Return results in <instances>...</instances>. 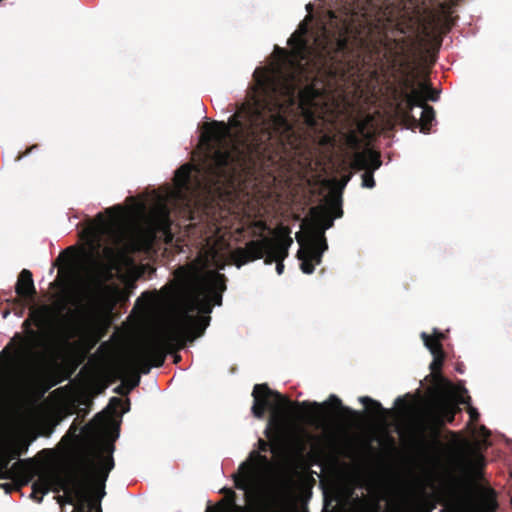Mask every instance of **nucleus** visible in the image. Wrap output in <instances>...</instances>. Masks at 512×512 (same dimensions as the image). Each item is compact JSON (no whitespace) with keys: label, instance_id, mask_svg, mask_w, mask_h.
Returning <instances> with one entry per match:
<instances>
[{"label":"nucleus","instance_id":"f704fd0d","mask_svg":"<svg viewBox=\"0 0 512 512\" xmlns=\"http://www.w3.org/2000/svg\"><path fill=\"white\" fill-rule=\"evenodd\" d=\"M309 92H314L313 88L309 87L305 90H300L299 91V97H300V102H301V107L302 109L304 110V105H306V99H305V94L306 93H309ZM310 100H307V102H309Z\"/></svg>","mask_w":512,"mask_h":512},{"label":"nucleus","instance_id":"864d4df0","mask_svg":"<svg viewBox=\"0 0 512 512\" xmlns=\"http://www.w3.org/2000/svg\"><path fill=\"white\" fill-rule=\"evenodd\" d=\"M255 455L259 458L260 461L262 462H267V457L264 456V455H261V454H258V453H255Z\"/></svg>","mask_w":512,"mask_h":512},{"label":"nucleus","instance_id":"412c9836","mask_svg":"<svg viewBox=\"0 0 512 512\" xmlns=\"http://www.w3.org/2000/svg\"><path fill=\"white\" fill-rule=\"evenodd\" d=\"M422 108L420 118H416V125H410L405 121H401V123L408 129H416L420 128V131L424 134L429 133L433 122L435 121V110L430 105L419 106Z\"/></svg>","mask_w":512,"mask_h":512},{"label":"nucleus","instance_id":"a878e982","mask_svg":"<svg viewBox=\"0 0 512 512\" xmlns=\"http://www.w3.org/2000/svg\"><path fill=\"white\" fill-rule=\"evenodd\" d=\"M283 424L282 421L276 417H271L265 430V436L272 442L277 443L280 440Z\"/></svg>","mask_w":512,"mask_h":512},{"label":"nucleus","instance_id":"5fc2aeb1","mask_svg":"<svg viewBox=\"0 0 512 512\" xmlns=\"http://www.w3.org/2000/svg\"><path fill=\"white\" fill-rule=\"evenodd\" d=\"M396 404H404V405H406V403L404 402V400L401 397H398L396 399Z\"/></svg>","mask_w":512,"mask_h":512},{"label":"nucleus","instance_id":"a18cd8bd","mask_svg":"<svg viewBox=\"0 0 512 512\" xmlns=\"http://www.w3.org/2000/svg\"><path fill=\"white\" fill-rule=\"evenodd\" d=\"M0 479H12L11 473L8 469L6 470H0Z\"/></svg>","mask_w":512,"mask_h":512},{"label":"nucleus","instance_id":"1a4fd4ad","mask_svg":"<svg viewBox=\"0 0 512 512\" xmlns=\"http://www.w3.org/2000/svg\"><path fill=\"white\" fill-rule=\"evenodd\" d=\"M307 28L301 26L295 31L288 40L291 51L276 46V51L283 56L284 62L290 65L294 70H302V62L306 61L311 54V47L306 39Z\"/></svg>","mask_w":512,"mask_h":512},{"label":"nucleus","instance_id":"603ef678","mask_svg":"<svg viewBox=\"0 0 512 512\" xmlns=\"http://www.w3.org/2000/svg\"><path fill=\"white\" fill-rule=\"evenodd\" d=\"M37 146H32L31 148L27 149L23 154H18L15 158L16 161L20 160L23 156L27 155L30 153V151L33 149V148H36Z\"/></svg>","mask_w":512,"mask_h":512},{"label":"nucleus","instance_id":"680f3d73","mask_svg":"<svg viewBox=\"0 0 512 512\" xmlns=\"http://www.w3.org/2000/svg\"><path fill=\"white\" fill-rule=\"evenodd\" d=\"M180 360V356L179 355H176L175 356V362H178Z\"/></svg>","mask_w":512,"mask_h":512},{"label":"nucleus","instance_id":"473e14b6","mask_svg":"<svg viewBox=\"0 0 512 512\" xmlns=\"http://www.w3.org/2000/svg\"><path fill=\"white\" fill-rule=\"evenodd\" d=\"M28 447H29V443L24 444L23 450L15 449V447H14L9 451V454L6 455V457L8 459H10V461L13 459H16V458L20 457L22 454H25L28 450Z\"/></svg>","mask_w":512,"mask_h":512},{"label":"nucleus","instance_id":"09e8293b","mask_svg":"<svg viewBox=\"0 0 512 512\" xmlns=\"http://www.w3.org/2000/svg\"><path fill=\"white\" fill-rule=\"evenodd\" d=\"M88 512H102L101 504L100 503L92 504L90 507V511H88Z\"/></svg>","mask_w":512,"mask_h":512},{"label":"nucleus","instance_id":"aec40b11","mask_svg":"<svg viewBox=\"0 0 512 512\" xmlns=\"http://www.w3.org/2000/svg\"><path fill=\"white\" fill-rule=\"evenodd\" d=\"M114 293V287L105 284L100 279H97L94 285V291L92 295V307L99 308L100 306L106 303H110L113 300Z\"/></svg>","mask_w":512,"mask_h":512},{"label":"nucleus","instance_id":"8fccbe9b","mask_svg":"<svg viewBox=\"0 0 512 512\" xmlns=\"http://www.w3.org/2000/svg\"><path fill=\"white\" fill-rule=\"evenodd\" d=\"M433 336L435 338H439L440 339V342L444 339V334L440 331H438L437 329H434V332H433Z\"/></svg>","mask_w":512,"mask_h":512},{"label":"nucleus","instance_id":"ea45409f","mask_svg":"<svg viewBox=\"0 0 512 512\" xmlns=\"http://www.w3.org/2000/svg\"><path fill=\"white\" fill-rule=\"evenodd\" d=\"M258 444H259V450L261 452H267L268 451L269 446H270L268 442H266L265 440L259 439Z\"/></svg>","mask_w":512,"mask_h":512},{"label":"nucleus","instance_id":"c85d7f7f","mask_svg":"<svg viewBox=\"0 0 512 512\" xmlns=\"http://www.w3.org/2000/svg\"><path fill=\"white\" fill-rule=\"evenodd\" d=\"M421 338L424 342V345L428 348L431 354H439L440 352H444L439 338H435L433 335H428L426 332L421 333Z\"/></svg>","mask_w":512,"mask_h":512},{"label":"nucleus","instance_id":"7c9ffc66","mask_svg":"<svg viewBox=\"0 0 512 512\" xmlns=\"http://www.w3.org/2000/svg\"><path fill=\"white\" fill-rule=\"evenodd\" d=\"M295 73H289L285 78L284 88L286 90L285 94L287 95L289 101L293 104L295 102V94H296V84H295Z\"/></svg>","mask_w":512,"mask_h":512},{"label":"nucleus","instance_id":"2f4dec72","mask_svg":"<svg viewBox=\"0 0 512 512\" xmlns=\"http://www.w3.org/2000/svg\"><path fill=\"white\" fill-rule=\"evenodd\" d=\"M157 298H158L157 291H153V292L146 291V292H143L141 294V296L137 299V304H139L141 301H145L147 306H151L152 304H154V302L157 300Z\"/></svg>","mask_w":512,"mask_h":512},{"label":"nucleus","instance_id":"6ab92c4d","mask_svg":"<svg viewBox=\"0 0 512 512\" xmlns=\"http://www.w3.org/2000/svg\"><path fill=\"white\" fill-rule=\"evenodd\" d=\"M323 53L332 62H340L349 53V42L345 37H338L323 47Z\"/></svg>","mask_w":512,"mask_h":512},{"label":"nucleus","instance_id":"dca6fc26","mask_svg":"<svg viewBox=\"0 0 512 512\" xmlns=\"http://www.w3.org/2000/svg\"><path fill=\"white\" fill-rule=\"evenodd\" d=\"M195 167L191 164H184L178 168L174 176V184L179 198L186 199V194L193 193L192 170Z\"/></svg>","mask_w":512,"mask_h":512},{"label":"nucleus","instance_id":"f3484780","mask_svg":"<svg viewBox=\"0 0 512 512\" xmlns=\"http://www.w3.org/2000/svg\"><path fill=\"white\" fill-rule=\"evenodd\" d=\"M399 84H400V87L394 88V90H393L394 113H395V116L397 117V119H399L400 121L406 122V115L404 113V112H406V108L404 106H402L401 108L403 111L400 110V103L403 99L402 93L403 92L412 93V90L419 89V85L416 87L414 78L409 77L408 75L403 77L400 80Z\"/></svg>","mask_w":512,"mask_h":512},{"label":"nucleus","instance_id":"c756f323","mask_svg":"<svg viewBox=\"0 0 512 512\" xmlns=\"http://www.w3.org/2000/svg\"><path fill=\"white\" fill-rule=\"evenodd\" d=\"M296 240L300 244V246L307 252V255L311 257V260L313 261L314 265H318L321 263L323 253H320L317 250L315 251L313 247H307L303 245L304 235L301 232L296 233Z\"/></svg>","mask_w":512,"mask_h":512},{"label":"nucleus","instance_id":"c03bdc74","mask_svg":"<svg viewBox=\"0 0 512 512\" xmlns=\"http://www.w3.org/2000/svg\"><path fill=\"white\" fill-rule=\"evenodd\" d=\"M284 260H278L276 262V271H277V274L281 275L284 271V263H283Z\"/></svg>","mask_w":512,"mask_h":512},{"label":"nucleus","instance_id":"13d9d810","mask_svg":"<svg viewBox=\"0 0 512 512\" xmlns=\"http://www.w3.org/2000/svg\"><path fill=\"white\" fill-rule=\"evenodd\" d=\"M104 251H105V253H107V254H110V253H112V252H113V251H112V249H111V248H109V247L105 248V250H104Z\"/></svg>","mask_w":512,"mask_h":512},{"label":"nucleus","instance_id":"20e7f679","mask_svg":"<svg viewBox=\"0 0 512 512\" xmlns=\"http://www.w3.org/2000/svg\"><path fill=\"white\" fill-rule=\"evenodd\" d=\"M288 227H280L274 238L263 237L251 240L244 247H238L231 253L234 264L241 266L264 257V262L271 265L288 256V250L293 243Z\"/></svg>","mask_w":512,"mask_h":512},{"label":"nucleus","instance_id":"49530a36","mask_svg":"<svg viewBox=\"0 0 512 512\" xmlns=\"http://www.w3.org/2000/svg\"><path fill=\"white\" fill-rule=\"evenodd\" d=\"M306 120L309 125H311V126L315 125V119H314L312 112L307 111Z\"/></svg>","mask_w":512,"mask_h":512},{"label":"nucleus","instance_id":"f257e3e1","mask_svg":"<svg viewBox=\"0 0 512 512\" xmlns=\"http://www.w3.org/2000/svg\"><path fill=\"white\" fill-rule=\"evenodd\" d=\"M285 112L286 106L271 98L232 115L229 124L205 123L201 140L213 151L196 169L205 186L228 181L238 168L272 160L280 148L291 144L295 132Z\"/></svg>","mask_w":512,"mask_h":512},{"label":"nucleus","instance_id":"f03ea898","mask_svg":"<svg viewBox=\"0 0 512 512\" xmlns=\"http://www.w3.org/2000/svg\"><path fill=\"white\" fill-rule=\"evenodd\" d=\"M225 290V275L213 272L169 325L139 341L116 362L117 377L124 380L128 390L139 385L140 374L163 366L168 353L183 349L204 334L211 320L209 314L214 305H221Z\"/></svg>","mask_w":512,"mask_h":512},{"label":"nucleus","instance_id":"cd10ccee","mask_svg":"<svg viewBox=\"0 0 512 512\" xmlns=\"http://www.w3.org/2000/svg\"><path fill=\"white\" fill-rule=\"evenodd\" d=\"M297 258L300 261V269L305 274H312L315 270V265L311 260V257L307 255V252L300 246L297 252Z\"/></svg>","mask_w":512,"mask_h":512},{"label":"nucleus","instance_id":"7ed1b4c3","mask_svg":"<svg viewBox=\"0 0 512 512\" xmlns=\"http://www.w3.org/2000/svg\"><path fill=\"white\" fill-rule=\"evenodd\" d=\"M114 445L104 443L97 454V461L86 458L77 471L65 475V496H59L58 502L74 505L72 512H88L92 504H101L105 496V482L114 468Z\"/></svg>","mask_w":512,"mask_h":512},{"label":"nucleus","instance_id":"bb28decb","mask_svg":"<svg viewBox=\"0 0 512 512\" xmlns=\"http://www.w3.org/2000/svg\"><path fill=\"white\" fill-rule=\"evenodd\" d=\"M359 401L365 405L369 406L371 410L377 415L379 420L385 421L390 414V411L385 409L380 402L368 397L362 396L359 398Z\"/></svg>","mask_w":512,"mask_h":512},{"label":"nucleus","instance_id":"f8f14e48","mask_svg":"<svg viewBox=\"0 0 512 512\" xmlns=\"http://www.w3.org/2000/svg\"><path fill=\"white\" fill-rule=\"evenodd\" d=\"M382 165L381 155L378 151L367 148L363 151L355 152L352 159V167L356 170H364L362 174V186L365 188H374V172Z\"/></svg>","mask_w":512,"mask_h":512},{"label":"nucleus","instance_id":"393cba45","mask_svg":"<svg viewBox=\"0 0 512 512\" xmlns=\"http://www.w3.org/2000/svg\"><path fill=\"white\" fill-rule=\"evenodd\" d=\"M253 464L244 462L240 466L242 476L235 479V486L237 489L246 490L252 480Z\"/></svg>","mask_w":512,"mask_h":512},{"label":"nucleus","instance_id":"e433bc0d","mask_svg":"<svg viewBox=\"0 0 512 512\" xmlns=\"http://www.w3.org/2000/svg\"><path fill=\"white\" fill-rule=\"evenodd\" d=\"M131 390H128V386L126 385V383L124 382L123 384L117 386L115 389H114V392L117 393V394H120V395H126L130 392Z\"/></svg>","mask_w":512,"mask_h":512},{"label":"nucleus","instance_id":"79ce46f5","mask_svg":"<svg viewBox=\"0 0 512 512\" xmlns=\"http://www.w3.org/2000/svg\"><path fill=\"white\" fill-rule=\"evenodd\" d=\"M188 276V271L185 267H180L176 270V277L178 278H186Z\"/></svg>","mask_w":512,"mask_h":512},{"label":"nucleus","instance_id":"9d476101","mask_svg":"<svg viewBox=\"0 0 512 512\" xmlns=\"http://www.w3.org/2000/svg\"><path fill=\"white\" fill-rule=\"evenodd\" d=\"M402 101L400 107L406 108V122L410 125H416V117L412 114L416 106L428 105L427 101L436 102L440 98V90L432 87L430 81H422L419 83V89L412 90V93H402ZM401 111L402 108H400Z\"/></svg>","mask_w":512,"mask_h":512},{"label":"nucleus","instance_id":"a19ab883","mask_svg":"<svg viewBox=\"0 0 512 512\" xmlns=\"http://www.w3.org/2000/svg\"><path fill=\"white\" fill-rule=\"evenodd\" d=\"M296 448L299 453H304L307 449V445L303 440H298L296 443Z\"/></svg>","mask_w":512,"mask_h":512},{"label":"nucleus","instance_id":"bf43d9fd","mask_svg":"<svg viewBox=\"0 0 512 512\" xmlns=\"http://www.w3.org/2000/svg\"><path fill=\"white\" fill-rule=\"evenodd\" d=\"M313 451L318 454L320 452V449L319 447L314 446Z\"/></svg>","mask_w":512,"mask_h":512},{"label":"nucleus","instance_id":"39448f33","mask_svg":"<svg viewBox=\"0 0 512 512\" xmlns=\"http://www.w3.org/2000/svg\"><path fill=\"white\" fill-rule=\"evenodd\" d=\"M253 396V405L251 408L252 414L254 417L261 419L264 417L266 411L271 409L273 404L271 399H274L278 403H283L287 405H292L293 403L286 397H284L281 393L275 390H271L266 383L256 384L253 388L252 392ZM295 405L308 410L313 409L312 417L319 418L320 411L330 405L333 409H336L340 412L341 416L351 420L357 418L359 416L358 412L353 410L350 407L344 406L342 401L336 395H330L327 402L322 404L318 402H309L303 401L301 403L296 402Z\"/></svg>","mask_w":512,"mask_h":512},{"label":"nucleus","instance_id":"ddd939ff","mask_svg":"<svg viewBox=\"0 0 512 512\" xmlns=\"http://www.w3.org/2000/svg\"><path fill=\"white\" fill-rule=\"evenodd\" d=\"M311 213L315 218L317 227L311 231H323L334 225L336 218L343 216L341 192L333 191L327 200V209L313 207Z\"/></svg>","mask_w":512,"mask_h":512},{"label":"nucleus","instance_id":"de8ad7c7","mask_svg":"<svg viewBox=\"0 0 512 512\" xmlns=\"http://www.w3.org/2000/svg\"><path fill=\"white\" fill-rule=\"evenodd\" d=\"M349 142L354 146V147H358L359 145V139L356 135L352 134L350 137H349Z\"/></svg>","mask_w":512,"mask_h":512},{"label":"nucleus","instance_id":"4c0bfd02","mask_svg":"<svg viewBox=\"0 0 512 512\" xmlns=\"http://www.w3.org/2000/svg\"><path fill=\"white\" fill-rule=\"evenodd\" d=\"M31 316L33 318L34 324L39 328L42 327L43 316L40 313H35V312H33Z\"/></svg>","mask_w":512,"mask_h":512},{"label":"nucleus","instance_id":"58836bf2","mask_svg":"<svg viewBox=\"0 0 512 512\" xmlns=\"http://www.w3.org/2000/svg\"><path fill=\"white\" fill-rule=\"evenodd\" d=\"M9 463H10V459H8L6 456L1 457L0 458V470L9 469Z\"/></svg>","mask_w":512,"mask_h":512},{"label":"nucleus","instance_id":"4468645a","mask_svg":"<svg viewBox=\"0 0 512 512\" xmlns=\"http://www.w3.org/2000/svg\"><path fill=\"white\" fill-rule=\"evenodd\" d=\"M37 479L32 483V492L30 498L37 503L43 501V496L46 495L50 490L54 492H60L65 489V476L51 471H41L37 475Z\"/></svg>","mask_w":512,"mask_h":512},{"label":"nucleus","instance_id":"72a5a7b5","mask_svg":"<svg viewBox=\"0 0 512 512\" xmlns=\"http://www.w3.org/2000/svg\"><path fill=\"white\" fill-rule=\"evenodd\" d=\"M23 486H19V481L14 480V483H3L0 484V488L4 489L6 493H11L12 491H20Z\"/></svg>","mask_w":512,"mask_h":512},{"label":"nucleus","instance_id":"37998d69","mask_svg":"<svg viewBox=\"0 0 512 512\" xmlns=\"http://www.w3.org/2000/svg\"><path fill=\"white\" fill-rule=\"evenodd\" d=\"M123 404V401L121 398H118V397H112L110 399V405L113 406L114 408L118 407V406H121Z\"/></svg>","mask_w":512,"mask_h":512},{"label":"nucleus","instance_id":"b1692460","mask_svg":"<svg viewBox=\"0 0 512 512\" xmlns=\"http://www.w3.org/2000/svg\"><path fill=\"white\" fill-rule=\"evenodd\" d=\"M303 245L313 247L315 251L324 253L328 249V244L323 231H309L307 239L304 238Z\"/></svg>","mask_w":512,"mask_h":512},{"label":"nucleus","instance_id":"a211bd4d","mask_svg":"<svg viewBox=\"0 0 512 512\" xmlns=\"http://www.w3.org/2000/svg\"><path fill=\"white\" fill-rule=\"evenodd\" d=\"M17 296L25 303L32 302L36 296L32 273L23 269L19 276L15 287Z\"/></svg>","mask_w":512,"mask_h":512},{"label":"nucleus","instance_id":"4d7b16f0","mask_svg":"<svg viewBox=\"0 0 512 512\" xmlns=\"http://www.w3.org/2000/svg\"><path fill=\"white\" fill-rule=\"evenodd\" d=\"M25 443H28V442L27 441L22 442L18 447H15V449L23 450Z\"/></svg>","mask_w":512,"mask_h":512},{"label":"nucleus","instance_id":"052dcab7","mask_svg":"<svg viewBox=\"0 0 512 512\" xmlns=\"http://www.w3.org/2000/svg\"><path fill=\"white\" fill-rule=\"evenodd\" d=\"M88 402H89V401H88L87 399H83V400L81 401V403H82V404H88Z\"/></svg>","mask_w":512,"mask_h":512},{"label":"nucleus","instance_id":"3c124183","mask_svg":"<svg viewBox=\"0 0 512 512\" xmlns=\"http://www.w3.org/2000/svg\"><path fill=\"white\" fill-rule=\"evenodd\" d=\"M479 431H480V434L484 437H488L490 435V432L488 431V429L483 425L480 427Z\"/></svg>","mask_w":512,"mask_h":512},{"label":"nucleus","instance_id":"2eb2a0df","mask_svg":"<svg viewBox=\"0 0 512 512\" xmlns=\"http://www.w3.org/2000/svg\"><path fill=\"white\" fill-rule=\"evenodd\" d=\"M8 470L12 479L19 481V486L28 485L40 472L31 458L15 462Z\"/></svg>","mask_w":512,"mask_h":512},{"label":"nucleus","instance_id":"e2e57ef3","mask_svg":"<svg viewBox=\"0 0 512 512\" xmlns=\"http://www.w3.org/2000/svg\"><path fill=\"white\" fill-rule=\"evenodd\" d=\"M307 436H308L310 439H316V437H315V436H313V435L307 434Z\"/></svg>","mask_w":512,"mask_h":512},{"label":"nucleus","instance_id":"5701e85b","mask_svg":"<svg viewBox=\"0 0 512 512\" xmlns=\"http://www.w3.org/2000/svg\"><path fill=\"white\" fill-rule=\"evenodd\" d=\"M433 361L430 364V370L435 378V380L442 385L445 389L451 390L452 389V383L444 378L441 374V369L445 361V352H440L439 354H432Z\"/></svg>","mask_w":512,"mask_h":512},{"label":"nucleus","instance_id":"c9c22d12","mask_svg":"<svg viewBox=\"0 0 512 512\" xmlns=\"http://www.w3.org/2000/svg\"><path fill=\"white\" fill-rule=\"evenodd\" d=\"M468 413H469L470 421L471 422H477L479 420L480 414H479V412L477 411L476 408L469 407L468 408Z\"/></svg>","mask_w":512,"mask_h":512},{"label":"nucleus","instance_id":"6e6552de","mask_svg":"<svg viewBox=\"0 0 512 512\" xmlns=\"http://www.w3.org/2000/svg\"><path fill=\"white\" fill-rule=\"evenodd\" d=\"M149 221L153 228V233L148 237L140 236L133 244L135 250H149L152 246L154 234L156 232L162 233L165 236L166 243H171L173 240V233L171 232L172 220L170 217V210L165 204H160L152 210Z\"/></svg>","mask_w":512,"mask_h":512},{"label":"nucleus","instance_id":"4be33fe9","mask_svg":"<svg viewBox=\"0 0 512 512\" xmlns=\"http://www.w3.org/2000/svg\"><path fill=\"white\" fill-rule=\"evenodd\" d=\"M22 326L26 331V337L22 338L19 335L17 336L20 338L22 345L28 352H32L35 348L42 347L44 345L43 335L40 332L30 328V318L24 320Z\"/></svg>","mask_w":512,"mask_h":512},{"label":"nucleus","instance_id":"423d86ee","mask_svg":"<svg viewBox=\"0 0 512 512\" xmlns=\"http://www.w3.org/2000/svg\"><path fill=\"white\" fill-rule=\"evenodd\" d=\"M455 466L459 476L453 479L454 488L470 498L477 488V482L483 478L485 456L475 449L461 448L456 454Z\"/></svg>","mask_w":512,"mask_h":512},{"label":"nucleus","instance_id":"0eeeda50","mask_svg":"<svg viewBox=\"0 0 512 512\" xmlns=\"http://www.w3.org/2000/svg\"><path fill=\"white\" fill-rule=\"evenodd\" d=\"M458 412H460V408L453 402H437L425 413V416L419 421L418 431L420 436L424 438L426 432H431L436 437L439 430L446 423H453L455 415Z\"/></svg>","mask_w":512,"mask_h":512},{"label":"nucleus","instance_id":"6e6d98bb","mask_svg":"<svg viewBox=\"0 0 512 512\" xmlns=\"http://www.w3.org/2000/svg\"><path fill=\"white\" fill-rule=\"evenodd\" d=\"M202 185H203L202 181L197 180V183H196V187H195V189H199V188H201V187H202Z\"/></svg>","mask_w":512,"mask_h":512},{"label":"nucleus","instance_id":"9b49d317","mask_svg":"<svg viewBox=\"0 0 512 512\" xmlns=\"http://www.w3.org/2000/svg\"><path fill=\"white\" fill-rule=\"evenodd\" d=\"M123 212V207L116 205L105 210L110 217L106 218L103 213H98L94 220L86 228L87 235L94 241H99L106 234H113L116 240H120V234L116 231L117 217Z\"/></svg>","mask_w":512,"mask_h":512}]
</instances>
